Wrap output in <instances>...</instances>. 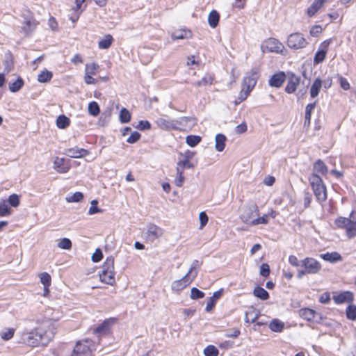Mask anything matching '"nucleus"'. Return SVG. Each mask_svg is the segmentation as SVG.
I'll return each instance as SVG.
<instances>
[{
    "instance_id": "f257e3e1",
    "label": "nucleus",
    "mask_w": 356,
    "mask_h": 356,
    "mask_svg": "<svg viewBox=\"0 0 356 356\" xmlns=\"http://www.w3.org/2000/svg\"><path fill=\"white\" fill-rule=\"evenodd\" d=\"M56 326L50 319L38 322L37 325L30 331H24L22 340L24 343L31 347L46 346L54 338Z\"/></svg>"
},
{
    "instance_id": "f03ea898",
    "label": "nucleus",
    "mask_w": 356,
    "mask_h": 356,
    "mask_svg": "<svg viewBox=\"0 0 356 356\" xmlns=\"http://www.w3.org/2000/svg\"><path fill=\"white\" fill-rule=\"evenodd\" d=\"M309 181L316 200L321 204L325 202L327 199V190L322 178L317 174L312 173Z\"/></svg>"
},
{
    "instance_id": "7ed1b4c3",
    "label": "nucleus",
    "mask_w": 356,
    "mask_h": 356,
    "mask_svg": "<svg viewBox=\"0 0 356 356\" xmlns=\"http://www.w3.org/2000/svg\"><path fill=\"white\" fill-rule=\"evenodd\" d=\"M197 275V271L195 270V266H193L182 278L172 282V290L177 292L183 290L194 280Z\"/></svg>"
},
{
    "instance_id": "20e7f679",
    "label": "nucleus",
    "mask_w": 356,
    "mask_h": 356,
    "mask_svg": "<svg viewBox=\"0 0 356 356\" xmlns=\"http://www.w3.org/2000/svg\"><path fill=\"white\" fill-rule=\"evenodd\" d=\"M258 77V70L257 68H253L246 73L243 80L242 88H243V91L245 92L242 99H245L248 97L251 90L254 88Z\"/></svg>"
},
{
    "instance_id": "39448f33",
    "label": "nucleus",
    "mask_w": 356,
    "mask_h": 356,
    "mask_svg": "<svg viewBox=\"0 0 356 356\" xmlns=\"http://www.w3.org/2000/svg\"><path fill=\"white\" fill-rule=\"evenodd\" d=\"M262 52H274L282 54L284 50V47L281 42L274 38H269L264 40L261 44Z\"/></svg>"
},
{
    "instance_id": "423d86ee",
    "label": "nucleus",
    "mask_w": 356,
    "mask_h": 356,
    "mask_svg": "<svg viewBox=\"0 0 356 356\" xmlns=\"http://www.w3.org/2000/svg\"><path fill=\"white\" fill-rule=\"evenodd\" d=\"M259 216V211L258 207L256 204H253L243 208L240 218L243 222L253 226V222Z\"/></svg>"
},
{
    "instance_id": "0eeeda50",
    "label": "nucleus",
    "mask_w": 356,
    "mask_h": 356,
    "mask_svg": "<svg viewBox=\"0 0 356 356\" xmlns=\"http://www.w3.org/2000/svg\"><path fill=\"white\" fill-rule=\"evenodd\" d=\"M91 345L89 340L77 342L72 356H92Z\"/></svg>"
},
{
    "instance_id": "6e6552de",
    "label": "nucleus",
    "mask_w": 356,
    "mask_h": 356,
    "mask_svg": "<svg viewBox=\"0 0 356 356\" xmlns=\"http://www.w3.org/2000/svg\"><path fill=\"white\" fill-rule=\"evenodd\" d=\"M307 44V41L303 35L299 33L291 34L287 39V45L291 49H302Z\"/></svg>"
},
{
    "instance_id": "1a4fd4ad",
    "label": "nucleus",
    "mask_w": 356,
    "mask_h": 356,
    "mask_svg": "<svg viewBox=\"0 0 356 356\" xmlns=\"http://www.w3.org/2000/svg\"><path fill=\"white\" fill-rule=\"evenodd\" d=\"M301 266L306 269L307 274L318 273L321 269L319 261L312 257H307L302 260Z\"/></svg>"
},
{
    "instance_id": "9d476101",
    "label": "nucleus",
    "mask_w": 356,
    "mask_h": 356,
    "mask_svg": "<svg viewBox=\"0 0 356 356\" xmlns=\"http://www.w3.org/2000/svg\"><path fill=\"white\" fill-rule=\"evenodd\" d=\"M163 232L164 231L162 228L156 225L152 224L147 226L146 236L149 241L153 242L156 239L161 237Z\"/></svg>"
},
{
    "instance_id": "9b49d317",
    "label": "nucleus",
    "mask_w": 356,
    "mask_h": 356,
    "mask_svg": "<svg viewBox=\"0 0 356 356\" xmlns=\"http://www.w3.org/2000/svg\"><path fill=\"white\" fill-rule=\"evenodd\" d=\"M300 82V77L293 73H289L287 76V84L285 88L286 92L293 93Z\"/></svg>"
},
{
    "instance_id": "f8f14e48",
    "label": "nucleus",
    "mask_w": 356,
    "mask_h": 356,
    "mask_svg": "<svg viewBox=\"0 0 356 356\" xmlns=\"http://www.w3.org/2000/svg\"><path fill=\"white\" fill-rule=\"evenodd\" d=\"M330 42V40H325L320 44L319 49L314 56V63L319 64L325 60Z\"/></svg>"
},
{
    "instance_id": "ddd939ff",
    "label": "nucleus",
    "mask_w": 356,
    "mask_h": 356,
    "mask_svg": "<svg viewBox=\"0 0 356 356\" xmlns=\"http://www.w3.org/2000/svg\"><path fill=\"white\" fill-rule=\"evenodd\" d=\"M333 300L337 304L352 302L354 300V295L350 291H343L342 293L333 295Z\"/></svg>"
},
{
    "instance_id": "4468645a",
    "label": "nucleus",
    "mask_w": 356,
    "mask_h": 356,
    "mask_svg": "<svg viewBox=\"0 0 356 356\" xmlns=\"http://www.w3.org/2000/svg\"><path fill=\"white\" fill-rule=\"evenodd\" d=\"M65 154L71 158H82L89 154V152L83 148L77 147L68 148L65 150Z\"/></svg>"
},
{
    "instance_id": "2eb2a0df",
    "label": "nucleus",
    "mask_w": 356,
    "mask_h": 356,
    "mask_svg": "<svg viewBox=\"0 0 356 356\" xmlns=\"http://www.w3.org/2000/svg\"><path fill=\"white\" fill-rule=\"evenodd\" d=\"M155 123L158 127L162 129L170 130L177 129L176 123L174 120H168L163 118H158L155 121Z\"/></svg>"
},
{
    "instance_id": "dca6fc26",
    "label": "nucleus",
    "mask_w": 356,
    "mask_h": 356,
    "mask_svg": "<svg viewBox=\"0 0 356 356\" xmlns=\"http://www.w3.org/2000/svg\"><path fill=\"white\" fill-rule=\"evenodd\" d=\"M286 79L284 72L277 73L273 75L269 79V85L273 87L280 88Z\"/></svg>"
},
{
    "instance_id": "f3484780",
    "label": "nucleus",
    "mask_w": 356,
    "mask_h": 356,
    "mask_svg": "<svg viewBox=\"0 0 356 356\" xmlns=\"http://www.w3.org/2000/svg\"><path fill=\"white\" fill-rule=\"evenodd\" d=\"M223 290L221 289L213 293V296L210 297L207 301L206 311L211 312L216 305V301L222 296Z\"/></svg>"
},
{
    "instance_id": "a211bd4d",
    "label": "nucleus",
    "mask_w": 356,
    "mask_h": 356,
    "mask_svg": "<svg viewBox=\"0 0 356 356\" xmlns=\"http://www.w3.org/2000/svg\"><path fill=\"white\" fill-rule=\"evenodd\" d=\"M112 271H114V258L113 257H108L106 259L102 265L99 275L104 274L105 272L110 275Z\"/></svg>"
},
{
    "instance_id": "6ab92c4d",
    "label": "nucleus",
    "mask_w": 356,
    "mask_h": 356,
    "mask_svg": "<svg viewBox=\"0 0 356 356\" xmlns=\"http://www.w3.org/2000/svg\"><path fill=\"white\" fill-rule=\"evenodd\" d=\"M37 25L38 22L34 19H26L22 26V30L25 34H29L35 29Z\"/></svg>"
},
{
    "instance_id": "aec40b11",
    "label": "nucleus",
    "mask_w": 356,
    "mask_h": 356,
    "mask_svg": "<svg viewBox=\"0 0 356 356\" xmlns=\"http://www.w3.org/2000/svg\"><path fill=\"white\" fill-rule=\"evenodd\" d=\"M320 257L323 260L331 262L336 263L342 260V257L337 252H326L324 254H321Z\"/></svg>"
},
{
    "instance_id": "412c9836",
    "label": "nucleus",
    "mask_w": 356,
    "mask_h": 356,
    "mask_svg": "<svg viewBox=\"0 0 356 356\" xmlns=\"http://www.w3.org/2000/svg\"><path fill=\"white\" fill-rule=\"evenodd\" d=\"M54 168L59 173L67 172L70 167L65 165V160L63 158L56 157L54 161Z\"/></svg>"
},
{
    "instance_id": "4be33fe9",
    "label": "nucleus",
    "mask_w": 356,
    "mask_h": 356,
    "mask_svg": "<svg viewBox=\"0 0 356 356\" xmlns=\"http://www.w3.org/2000/svg\"><path fill=\"white\" fill-rule=\"evenodd\" d=\"M322 86L323 81L320 78H316L314 81L309 90L310 96L312 98H315L318 95Z\"/></svg>"
},
{
    "instance_id": "5701e85b",
    "label": "nucleus",
    "mask_w": 356,
    "mask_h": 356,
    "mask_svg": "<svg viewBox=\"0 0 356 356\" xmlns=\"http://www.w3.org/2000/svg\"><path fill=\"white\" fill-rule=\"evenodd\" d=\"M114 318L105 320L100 325H99L95 330V332L103 334H106L109 331L110 327L114 323Z\"/></svg>"
},
{
    "instance_id": "b1692460",
    "label": "nucleus",
    "mask_w": 356,
    "mask_h": 356,
    "mask_svg": "<svg viewBox=\"0 0 356 356\" xmlns=\"http://www.w3.org/2000/svg\"><path fill=\"white\" fill-rule=\"evenodd\" d=\"M227 138L222 134H218L215 137V148L218 152H222L225 149Z\"/></svg>"
},
{
    "instance_id": "393cba45",
    "label": "nucleus",
    "mask_w": 356,
    "mask_h": 356,
    "mask_svg": "<svg viewBox=\"0 0 356 356\" xmlns=\"http://www.w3.org/2000/svg\"><path fill=\"white\" fill-rule=\"evenodd\" d=\"M191 37V32L189 30H178L172 34V40L187 39Z\"/></svg>"
},
{
    "instance_id": "a878e982",
    "label": "nucleus",
    "mask_w": 356,
    "mask_h": 356,
    "mask_svg": "<svg viewBox=\"0 0 356 356\" xmlns=\"http://www.w3.org/2000/svg\"><path fill=\"white\" fill-rule=\"evenodd\" d=\"M99 279L107 284L113 285L115 282V271L111 272L110 275L106 272L104 274H99Z\"/></svg>"
},
{
    "instance_id": "bb28decb",
    "label": "nucleus",
    "mask_w": 356,
    "mask_h": 356,
    "mask_svg": "<svg viewBox=\"0 0 356 356\" xmlns=\"http://www.w3.org/2000/svg\"><path fill=\"white\" fill-rule=\"evenodd\" d=\"M113 38L111 35L108 34L105 35V37L99 41L98 42V47L99 49H108L111 45L112 44Z\"/></svg>"
},
{
    "instance_id": "cd10ccee",
    "label": "nucleus",
    "mask_w": 356,
    "mask_h": 356,
    "mask_svg": "<svg viewBox=\"0 0 356 356\" xmlns=\"http://www.w3.org/2000/svg\"><path fill=\"white\" fill-rule=\"evenodd\" d=\"M315 314V311L309 308L302 309L300 311V316L302 318L309 321H313L314 319Z\"/></svg>"
},
{
    "instance_id": "c85d7f7f",
    "label": "nucleus",
    "mask_w": 356,
    "mask_h": 356,
    "mask_svg": "<svg viewBox=\"0 0 356 356\" xmlns=\"http://www.w3.org/2000/svg\"><path fill=\"white\" fill-rule=\"evenodd\" d=\"M284 327V323L279 319H273L269 323V328L275 332H280Z\"/></svg>"
},
{
    "instance_id": "c756f323",
    "label": "nucleus",
    "mask_w": 356,
    "mask_h": 356,
    "mask_svg": "<svg viewBox=\"0 0 356 356\" xmlns=\"http://www.w3.org/2000/svg\"><path fill=\"white\" fill-rule=\"evenodd\" d=\"M327 172V168L321 160H318L314 165V172L320 173L323 175Z\"/></svg>"
},
{
    "instance_id": "7c9ffc66",
    "label": "nucleus",
    "mask_w": 356,
    "mask_h": 356,
    "mask_svg": "<svg viewBox=\"0 0 356 356\" xmlns=\"http://www.w3.org/2000/svg\"><path fill=\"white\" fill-rule=\"evenodd\" d=\"M253 294L254 296H256L257 298H258L262 300H266L268 299V298H269V294H268V291H266L264 288L260 287V286H257L254 288V289L253 291Z\"/></svg>"
},
{
    "instance_id": "2f4dec72",
    "label": "nucleus",
    "mask_w": 356,
    "mask_h": 356,
    "mask_svg": "<svg viewBox=\"0 0 356 356\" xmlns=\"http://www.w3.org/2000/svg\"><path fill=\"white\" fill-rule=\"evenodd\" d=\"M323 3L320 0H315L314 3L307 8V13L309 17L314 16L321 8Z\"/></svg>"
},
{
    "instance_id": "473e14b6",
    "label": "nucleus",
    "mask_w": 356,
    "mask_h": 356,
    "mask_svg": "<svg viewBox=\"0 0 356 356\" xmlns=\"http://www.w3.org/2000/svg\"><path fill=\"white\" fill-rule=\"evenodd\" d=\"M220 15L216 10H212L208 17V22L211 27L215 28L219 22Z\"/></svg>"
},
{
    "instance_id": "72a5a7b5",
    "label": "nucleus",
    "mask_w": 356,
    "mask_h": 356,
    "mask_svg": "<svg viewBox=\"0 0 356 356\" xmlns=\"http://www.w3.org/2000/svg\"><path fill=\"white\" fill-rule=\"evenodd\" d=\"M346 235L349 238H352L356 236V222L350 220V223L346 228Z\"/></svg>"
},
{
    "instance_id": "f704fd0d",
    "label": "nucleus",
    "mask_w": 356,
    "mask_h": 356,
    "mask_svg": "<svg viewBox=\"0 0 356 356\" xmlns=\"http://www.w3.org/2000/svg\"><path fill=\"white\" fill-rule=\"evenodd\" d=\"M23 86H24V81L22 78L19 77L14 82L10 83L9 90L12 92H16L19 91Z\"/></svg>"
},
{
    "instance_id": "c9c22d12",
    "label": "nucleus",
    "mask_w": 356,
    "mask_h": 356,
    "mask_svg": "<svg viewBox=\"0 0 356 356\" xmlns=\"http://www.w3.org/2000/svg\"><path fill=\"white\" fill-rule=\"evenodd\" d=\"M213 81V76H211L210 74H206L204 76V77L200 81H198L197 82H196L195 83V85L197 87L206 86L212 84Z\"/></svg>"
},
{
    "instance_id": "e433bc0d",
    "label": "nucleus",
    "mask_w": 356,
    "mask_h": 356,
    "mask_svg": "<svg viewBox=\"0 0 356 356\" xmlns=\"http://www.w3.org/2000/svg\"><path fill=\"white\" fill-rule=\"evenodd\" d=\"M70 124V120L64 115H59L56 120V125L59 129H65Z\"/></svg>"
},
{
    "instance_id": "4c0bfd02",
    "label": "nucleus",
    "mask_w": 356,
    "mask_h": 356,
    "mask_svg": "<svg viewBox=\"0 0 356 356\" xmlns=\"http://www.w3.org/2000/svg\"><path fill=\"white\" fill-rule=\"evenodd\" d=\"M99 66L95 63H86L85 67V74L88 75H95L97 73Z\"/></svg>"
},
{
    "instance_id": "58836bf2",
    "label": "nucleus",
    "mask_w": 356,
    "mask_h": 356,
    "mask_svg": "<svg viewBox=\"0 0 356 356\" xmlns=\"http://www.w3.org/2000/svg\"><path fill=\"white\" fill-rule=\"evenodd\" d=\"M52 78V73L47 70L42 71L38 76V81L40 83H46Z\"/></svg>"
},
{
    "instance_id": "ea45409f",
    "label": "nucleus",
    "mask_w": 356,
    "mask_h": 356,
    "mask_svg": "<svg viewBox=\"0 0 356 356\" xmlns=\"http://www.w3.org/2000/svg\"><path fill=\"white\" fill-rule=\"evenodd\" d=\"M88 111L90 115L96 117L99 115L100 108L96 102H92L88 104Z\"/></svg>"
},
{
    "instance_id": "a19ab883",
    "label": "nucleus",
    "mask_w": 356,
    "mask_h": 356,
    "mask_svg": "<svg viewBox=\"0 0 356 356\" xmlns=\"http://www.w3.org/2000/svg\"><path fill=\"white\" fill-rule=\"evenodd\" d=\"M346 317L349 320H356V305L350 304L348 306L346 310Z\"/></svg>"
},
{
    "instance_id": "79ce46f5",
    "label": "nucleus",
    "mask_w": 356,
    "mask_h": 356,
    "mask_svg": "<svg viewBox=\"0 0 356 356\" xmlns=\"http://www.w3.org/2000/svg\"><path fill=\"white\" fill-rule=\"evenodd\" d=\"M201 139L199 136L190 135L186 138V142L190 147H195L200 143Z\"/></svg>"
},
{
    "instance_id": "37998d69",
    "label": "nucleus",
    "mask_w": 356,
    "mask_h": 356,
    "mask_svg": "<svg viewBox=\"0 0 356 356\" xmlns=\"http://www.w3.org/2000/svg\"><path fill=\"white\" fill-rule=\"evenodd\" d=\"M259 314L254 309L245 313V321L248 323H254L258 318Z\"/></svg>"
},
{
    "instance_id": "c03bdc74",
    "label": "nucleus",
    "mask_w": 356,
    "mask_h": 356,
    "mask_svg": "<svg viewBox=\"0 0 356 356\" xmlns=\"http://www.w3.org/2000/svg\"><path fill=\"white\" fill-rule=\"evenodd\" d=\"M83 197V195L81 192H76L72 195H68L65 197V200L67 202H79Z\"/></svg>"
},
{
    "instance_id": "a18cd8bd",
    "label": "nucleus",
    "mask_w": 356,
    "mask_h": 356,
    "mask_svg": "<svg viewBox=\"0 0 356 356\" xmlns=\"http://www.w3.org/2000/svg\"><path fill=\"white\" fill-rule=\"evenodd\" d=\"M57 245L63 250H70L72 248V242L67 238H63L58 241Z\"/></svg>"
},
{
    "instance_id": "49530a36",
    "label": "nucleus",
    "mask_w": 356,
    "mask_h": 356,
    "mask_svg": "<svg viewBox=\"0 0 356 356\" xmlns=\"http://www.w3.org/2000/svg\"><path fill=\"white\" fill-rule=\"evenodd\" d=\"M131 120V113L129 111L125 108H123L121 109L120 113V120L122 123H127Z\"/></svg>"
},
{
    "instance_id": "de8ad7c7",
    "label": "nucleus",
    "mask_w": 356,
    "mask_h": 356,
    "mask_svg": "<svg viewBox=\"0 0 356 356\" xmlns=\"http://www.w3.org/2000/svg\"><path fill=\"white\" fill-rule=\"evenodd\" d=\"M15 334V329L14 328H7L4 330H3L0 335L3 340L8 341L11 339Z\"/></svg>"
},
{
    "instance_id": "09e8293b",
    "label": "nucleus",
    "mask_w": 356,
    "mask_h": 356,
    "mask_svg": "<svg viewBox=\"0 0 356 356\" xmlns=\"http://www.w3.org/2000/svg\"><path fill=\"white\" fill-rule=\"evenodd\" d=\"M41 283L44 286H49L51 283V278L49 273L43 272L39 275Z\"/></svg>"
},
{
    "instance_id": "8fccbe9b",
    "label": "nucleus",
    "mask_w": 356,
    "mask_h": 356,
    "mask_svg": "<svg viewBox=\"0 0 356 356\" xmlns=\"http://www.w3.org/2000/svg\"><path fill=\"white\" fill-rule=\"evenodd\" d=\"M219 353L218 350L212 345H209L204 350L205 356H218Z\"/></svg>"
},
{
    "instance_id": "3c124183",
    "label": "nucleus",
    "mask_w": 356,
    "mask_h": 356,
    "mask_svg": "<svg viewBox=\"0 0 356 356\" xmlns=\"http://www.w3.org/2000/svg\"><path fill=\"white\" fill-rule=\"evenodd\" d=\"M98 202L96 200H93L90 202V207L88 210L89 215H93L95 213H101L102 210L97 207Z\"/></svg>"
},
{
    "instance_id": "603ef678",
    "label": "nucleus",
    "mask_w": 356,
    "mask_h": 356,
    "mask_svg": "<svg viewBox=\"0 0 356 356\" xmlns=\"http://www.w3.org/2000/svg\"><path fill=\"white\" fill-rule=\"evenodd\" d=\"M10 214V209L5 201L0 204V217L8 216Z\"/></svg>"
},
{
    "instance_id": "864d4df0",
    "label": "nucleus",
    "mask_w": 356,
    "mask_h": 356,
    "mask_svg": "<svg viewBox=\"0 0 356 356\" xmlns=\"http://www.w3.org/2000/svg\"><path fill=\"white\" fill-rule=\"evenodd\" d=\"M350 219L339 217L335 220V224L339 227L346 228V227L348 225V223H350Z\"/></svg>"
},
{
    "instance_id": "5fc2aeb1",
    "label": "nucleus",
    "mask_w": 356,
    "mask_h": 356,
    "mask_svg": "<svg viewBox=\"0 0 356 356\" xmlns=\"http://www.w3.org/2000/svg\"><path fill=\"white\" fill-rule=\"evenodd\" d=\"M204 296V293L197 289V288H192L191 291V298L193 300L202 298Z\"/></svg>"
},
{
    "instance_id": "6e6d98bb",
    "label": "nucleus",
    "mask_w": 356,
    "mask_h": 356,
    "mask_svg": "<svg viewBox=\"0 0 356 356\" xmlns=\"http://www.w3.org/2000/svg\"><path fill=\"white\" fill-rule=\"evenodd\" d=\"M8 202L13 207H18L19 204V196L16 194H12L8 197Z\"/></svg>"
},
{
    "instance_id": "4d7b16f0",
    "label": "nucleus",
    "mask_w": 356,
    "mask_h": 356,
    "mask_svg": "<svg viewBox=\"0 0 356 356\" xmlns=\"http://www.w3.org/2000/svg\"><path fill=\"white\" fill-rule=\"evenodd\" d=\"M199 219L200 222V229H202L208 222L209 218L204 211H202L199 214Z\"/></svg>"
},
{
    "instance_id": "13d9d810",
    "label": "nucleus",
    "mask_w": 356,
    "mask_h": 356,
    "mask_svg": "<svg viewBox=\"0 0 356 356\" xmlns=\"http://www.w3.org/2000/svg\"><path fill=\"white\" fill-rule=\"evenodd\" d=\"M268 214H264L261 217L257 216V218H255L254 222H253V226L259 224H267L268 222Z\"/></svg>"
},
{
    "instance_id": "bf43d9fd",
    "label": "nucleus",
    "mask_w": 356,
    "mask_h": 356,
    "mask_svg": "<svg viewBox=\"0 0 356 356\" xmlns=\"http://www.w3.org/2000/svg\"><path fill=\"white\" fill-rule=\"evenodd\" d=\"M140 138V134L137 132L134 131L131 133L130 136L127 139V142L131 144L136 143Z\"/></svg>"
},
{
    "instance_id": "052dcab7",
    "label": "nucleus",
    "mask_w": 356,
    "mask_h": 356,
    "mask_svg": "<svg viewBox=\"0 0 356 356\" xmlns=\"http://www.w3.org/2000/svg\"><path fill=\"white\" fill-rule=\"evenodd\" d=\"M270 273V267L267 264H263L260 267V275L267 277Z\"/></svg>"
},
{
    "instance_id": "680f3d73",
    "label": "nucleus",
    "mask_w": 356,
    "mask_h": 356,
    "mask_svg": "<svg viewBox=\"0 0 356 356\" xmlns=\"http://www.w3.org/2000/svg\"><path fill=\"white\" fill-rule=\"evenodd\" d=\"M136 127L140 130H147L151 128V124L147 120H140Z\"/></svg>"
},
{
    "instance_id": "e2e57ef3",
    "label": "nucleus",
    "mask_w": 356,
    "mask_h": 356,
    "mask_svg": "<svg viewBox=\"0 0 356 356\" xmlns=\"http://www.w3.org/2000/svg\"><path fill=\"white\" fill-rule=\"evenodd\" d=\"M322 27L319 25L313 26L310 29V34L314 37H317L322 32Z\"/></svg>"
},
{
    "instance_id": "0e129e2a",
    "label": "nucleus",
    "mask_w": 356,
    "mask_h": 356,
    "mask_svg": "<svg viewBox=\"0 0 356 356\" xmlns=\"http://www.w3.org/2000/svg\"><path fill=\"white\" fill-rule=\"evenodd\" d=\"M103 257L102 252L100 249H97L95 252L92 254V260L94 262L99 261Z\"/></svg>"
},
{
    "instance_id": "69168bd1",
    "label": "nucleus",
    "mask_w": 356,
    "mask_h": 356,
    "mask_svg": "<svg viewBox=\"0 0 356 356\" xmlns=\"http://www.w3.org/2000/svg\"><path fill=\"white\" fill-rule=\"evenodd\" d=\"M247 131V124L245 122H243L238 125H237L235 128V131L238 134H243Z\"/></svg>"
},
{
    "instance_id": "338daca9",
    "label": "nucleus",
    "mask_w": 356,
    "mask_h": 356,
    "mask_svg": "<svg viewBox=\"0 0 356 356\" xmlns=\"http://www.w3.org/2000/svg\"><path fill=\"white\" fill-rule=\"evenodd\" d=\"M289 262L291 265L295 267H298L301 264V261H300L298 258L294 255H290L289 257Z\"/></svg>"
},
{
    "instance_id": "774afa93",
    "label": "nucleus",
    "mask_w": 356,
    "mask_h": 356,
    "mask_svg": "<svg viewBox=\"0 0 356 356\" xmlns=\"http://www.w3.org/2000/svg\"><path fill=\"white\" fill-rule=\"evenodd\" d=\"M339 83L341 87L345 90H348L350 88V84L347 79L344 77H339Z\"/></svg>"
}]
</instances>
